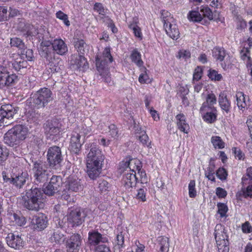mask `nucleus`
I'll use <instances>...</instances> for the list:
<instances>
[{
	"instance_id": "obj_42",
	"label": "nucleus",
	"mask_w": 252,
	"mask_h": 252,
	"mask_svg": "<svg viewBox=\"0 0 252 252\" xmlns=\"http://www.w3.org/2000/svg\"><path fill=\"white\" fill-rule=\"evenodd\" d=\"M142 135L137 136L140 142L144 146H146L148 148H151V141H149L148 136L146 134L145 131H142Z\"/></svg>"
},
{
	"instance_id": "obj_33",
	"label": "nucleus",
	"mask_w": 252,
	"mask_h": 252,
	"mask_svg": "<svg viewBox=\"0 0 252 252\" xmlns=\"http://www.w3.org/2000/svg\"><path fill=\"white\" fill-rule=\"evenodd\" d=\"M219 103L221 109L228 113L231 108L230 102L226 97V96L223 93L220 94L219 98Z\"/></svg>"
},
{
	"instance_id": "obj_45",
	"label": "nucleus",
	"mask_w": 252,
	"mask_h": 252,
	"mask_svg": "<svg viewBox=\"0 0 252 252\" xmlns=\"http://www.w3.org/2000/svg\"><path fill=\"white\" fill-rule=\"evenodd\" d=\"M9 155L8 151L5 147L0 145V165L6 160Z\"/></svg>"
},
{
	"instance_id": "obj_59",
	"label": "nucleus",
	"mask_w": 252,
	"mask_h": 252,
	"mask_svg": "<svg viewBox=\"0 0 252 252\" xmlns=\"http://www.w3.org/2000/svg\"><path fill=\"white\" fill-rule=\"evenodd\" d=\"M95 252H111L109 246L106 244L98 245L96 248Z\"/></svg>"
},
{
	"instance_id": "obj_58",
	"label": "nucleus",
	"mask_w": 252,
	"mask_h": 252,
	"mask_svg": "<svg viewBox=\"0 0 252 252\" xmlns=\"http://www.w3.org/2000/svg\"><path fill=\"white\" fill-rule=\"evenodd\" d=\"M247 175L248 177V178H242V183L244 186L246 185L247 184V181L250 180L252 183V167H249L247 169ZM250 184V182L248 183Z\"/></svg>"
},
{
	"instance_id": "obj_54",
	"label": "nucleus",
	"mask_w": 252,
	"mask_h": 252,
	"mask_svg": "<svg viewBox=\"0 0 252 252\" xmlns=\"http://www.w3.org/2000/svg\"><path fill=\"white\" fill-rule=\"evenodd\" d=\"M13 217L14 219L13 221H15L17 225L19 226H22L25 224L26 220L24 217H20L17 214H14Z\"/></svg>"
},
{
	"instance_id": "obj_6",
	"label": "nucleus",
	"mask_w": 252,
	"mask_h": 252,
	"mask_svg": "<svg viewBox=\"0 0 252 252\" xmlns=\"http://www.w3.org/2000/svg\"><path fill=\"white\" fill-rule=\"evenodd\" d=\"M214 235L218 252H228L229 250L228 237L224 226L221 224H217Z\"/></svg>"
},
{
	"instance_id": "obj_49",
	"label": "nucleus",
	"mask_w": 252,
	"mask_h": 252,
	"mask_svg": "<svg viewBox=\"0 0 252 252\" xmlns=\"http://www.w3.org/2000/svg\"><path fill=\"white\" fill-rule=\"evenodd\" d=\"M218 208V212L220 215L221 218L224 217L226 216V214L228 211V208L226 205L224 203H219L217 204Z\"/></svg>"
},
{
	"instance_id": "obj_48",
	"label": "nucleus",
	"mask_w": 252,
	"mask_h": 252,
	"mask_svg": "<svg viewBox=\"0 0 252 252\" xmlns=\"http://www.w3.org/2000/svg\"><path fill=\"white\" fill-rule=\"evenodd\" d=\"M43 190V192L44 194H46L49 196L53 195L56 192L59 191L58 189H56L55 188L52 187L50 184H48L47 186L44 188Z\"/></svg>"
},
{
	"instance_id": "obj_1",
	"label": "nucleus",
	"mask_w": 252,
	"mask_h": 252,
	"mask_svg": "<svg viewBox=\"0 0 252 252\" xmlns=\"http://www.w3.org/2000/svg\"><path fill=\"white\" fill-rule=\"evenodd\" d=\"M90 151L86 158L87 173L91 179L98 177L102 171L105 156L96 143H90L87 145Z\"/></svg>"
},
{
	"instance_id": "obj_25",
	"label": "nucleus",
	"mask_w": 252,
	"mask_h": 252,
	"mask_svg": "<svg viewBox=\"0 0 252 252\" xmlns=\"http://www.w3.org/2000/svg\"><path fill=\"white\" fill-rule=\"evenodd\" d=\"M125 175L123 181L125 187L129 189L135 186L137 182V177L135 173H130L125 171Z\"/></svg>"
},
{
	"instance_id": "obj_63",
	"label": "nucleus",
	"mask_w": 252,
	"mask_h": 252,
	"mask_svg": "<svg viewBox=\"0 0 252 252\" xmlns=\"http://www.w3.org/2000/svg\"><path fill=\"white\" fill-rule=\"evenodd\" d=\"M250 51L248 47H244L241 51V58L243 60L250 59Z\"/></svg>"
},
{
	"instance_id": "obj_5",
	"label": "nucleus",
	"mask_w": 252,
	"mask_h": 252,
	"mask_svg": "<svg viewBox=\"0 0 252 252\" xmlns=\"http://www.w3.org/2000/svg\"><path fill=\"white\" fill-rule=\"evenodd\" d=\"M32 98L34 106L37 109L45 107L53 99L51 91L47 88H41L33 94Z\"/></svg>"
},
{
	"instance_id": "obj_50",
	"label": "nucleus",
	"mask_w": 252,
	"mask_h": 252,
	"mask_svg": "<svg viewBox=\"0 0 252 252\" xmlns=\"http://www.w3.org/2000/svg\"><path fill=\"white\" fill-rule=\"evenodd\" d=\"M61 178L60 176H53L49 183L53 188L59 189L60 184L61 183Z\"/></svg>"
},
{
	"instance_id": "obj_22",
	"label": "nucleus",
	"mask_w": 252,
	"mask_h": 252,
	"mask_svg": "<svg viewBox=\"0 0 252 252\" xmlns=\"http://www.w3.org/2000/svg\"><path fill=\"white\" fill-rule=\"evenodd\" d=\"M163 27L167 34L173 39H177L180 37V32L175 20Z\"/></svg>"
},
{
	"instance_id": "obj_53",
	"label": "nucleus",
	"mask_w": 252,
	"mask_h": 252,
	"mask_svg": "<svg viewBox=\"0 0 252 252\" xmlns=\"http://www.w3.org/2000/svg\"><path fill=\"white\" fill-rule=\"evenodd\" d=\"M195 183L194 180H191L189 185V193L190 197L193 198L196 195V191L195 188Z\"/></svg>"
},
{
	"instance_id": "obj_20",
	"label": "nucleus",
	"mask_w": 252,
	"mask_h": 252,
	"mask_svg": "<svg viewBox=\"0 0 252 252\" xmlns=\"http://www.w3.org/2000/svg\"><path fill=\"white\" fill-rule=\"evenodd\" d=\"M213 56L214 58L218 61L222 62L224 61V64L221 63V65L223 68L228 66L230 62L227 60V58L224 59L226 57V53L223 48L216 47L214 48L212 51Z\"/></svg>"
},
{
	"instance_id": "obj_14",
	"label": "nucleus",
	"mask_w": 252,
	"mask_h": 252,
	"mask_svg": "<svg viewBox=\"0 0 252 252\" xmlns=\"http://www.w3.org/2000/svg\"><path fill=\"white\" fill-rule=\"evenodd\" d=\"M44 128L47 137L56 136L60 132L61 124L56 120H48L44 124Z\"/></svg>"
},
{
	"instance_id": "obj_43",
	"label": "nucleus",
	"mask_w": 252,
	"mask_h": 252,
	"mask_svg": "<svg viewBox=\"0 0 252 252\" xmlns=\"http://www.w3.org/2000/svg\"><path fill=\"white\" fill-rule=\"evenodd\" d=\"M100 191L105 192L109 190L110 185L108 182L104 180L100 179L98 181V187Z\"/></svg>"
},
{
	"instance_id": "obj_8",
	"label": "nucleus",
	"mask_w": 252,
	"mask_h": 252,
	"mask_svg": "<svg viewBox=\"0 0 252 252\" xmlns=\"http://www.w3.org/2000/svg\"><path fill=\"white\" fill-rule=\"evenodd\" d=\"M47 158L50 167L58 169L63 160L61 148L57 146L50 147L47 151Z\"/></svg>"
},
{
	"instance_id": "obj_2",
	"label": "nucleus",
	"mask_w": 252,
	"mask_h": 252,
	"mask_svg": "<svg viewBox=\"0 0 252 252\" xmlns=\"http://www.w3.org/2000/svg\"><path fill=\"white\" fill-rule=\"evenodd\" d=\"M22 204L29 210L38 211L43 208L45 202V197L43 190L40 188L32 187L26 191L22 196Z\"/></svg>"
},
{
	"instance_id": "obj_30",
	"label": "nucleus",
	"mask_w": 252,
	"mask_h": 252,
	"mask_svg": "<svg viewBox=\"0 0 252 252\" xmlns=\"http://www.w3.org/2000/svg\"><path fill=\"white\" fill-rule=\"evenodd\" d=\"M66 189L69 192H77L83 189L81 180L78 179H70L66 186Z\"/></svg>"
},
{
	"instance_id": "obj_11",
	"label": "nucleus",
	"mask_w": 252,
	"mask_h": 252,
	"mask_svg": "<svg viewBox=\"0 0 252 252\" xmlns=\"http://www.w3.org/2000/svg\"><path fill=\"white\" fill-rule=\"evenodd\" d=\"M82 243V238L78 234H73L65 243L66 252H79Z\"/></svg>"
},
{
	"instance_id": "obj_13",
	"label": "nucleus",
	"mask_w": 252,
	"mask_h": 252,
	"mask_svg": "<svg viewBox=\"0 0 252 252\" xmlns=\"http://www.w3.org/2000/svg\"><path fill=\"white\" fill-rule=\"evenodd\" d=\"M70 64L71 68L74 70L84 71L89 67L85 58L79 54H74L71 56Z\"/></svg>"
},
{
	"instance_id": "obj_17",
	"label": "nucleus",
	"mask_w": 252,
	"mask_h": 252,
	"mask_svg": "<svg viewBox=\"0 0 252 252\" xmlns=\"http://www.w3.org/2000/svg\"><path fill=\"white\" fill-rule=\"evenodd\" d=\"M59 225L53 230L51 233V237L49 238L51 243L56 244L63 243L65 239L63 230L62 228V224L60 221L59 222Z\"/></svg>"
},
{
	"instance_id": "obj_47",
	"label": "nucleus",
	"mask_w": 252,
	"mask_h": 252,
	"mask_svg": "<svg viewBox=\"0 0 252 252\" xmlns=\"http://www.w3.org/2000/svg\"><path fill=\"white\" fill-rule=\"evenodd\" d=\"M10 44L12 46L16 47L22 50L25 47L24 43L22 40L17 37L11 38Z\"/></svg>"
},
{
	"instance_id": "obj_38",
	"label": "nucleus",
	"mask_w": 252,
	"mask_h": 252,
	"mask_svg": "<svg viewBox=\"0 0 252 252\" xmlns=\"http://www.w3.org/2000/svg\"><path fill=\"white\" fill-rule=\"evenodd\" d=\"M160 13V18L163 23V26L165 25H167L171 22H174L175 20L173 17L171 16L170 13L167 11L162 10L161 11Z\"/></svg>"
},
{
	"instance_id": "obj_31",
	"label": "nucleus",
	"mask_w": 252,
	"mask_h": 252,
	"mask_svg": "<svg viewBox=\"0 0 252 252\" xmlns=\"http://www.w3.org/2000/svg\"><path fill=\"white\" fill-rule=\"evenodd\" d=\"M200 112L203 115V119L205 121L209 123H212L216 119V112L217 109L213 110L212 109H206L205 111L201 110L200 109Z\"/></svg>"
},
{
	"instance_id": "obj_3",
	"label": "nucleus",
	"mask_w": 252,
	"mask_h": 252,
	"mask_svg": "<svg viewBox=\"0 0 252 252\" xmlns=\"http://www.w3.org/2000/svg\"><path fill=\"white\" fill-rule=\"evenodd\" d=\"M112 61L113 58L110 54V49L109 47L105 48L102 54L97 55L95 58V65L97 70L103 80L108 84H110L111 82L108 65Z\"/></svg>"
},
{
	"instance_id": "obj_26",
	"label": "nucleus",
	"mask_w": 252,
	"mask_h": 252,
	"mask_svg": "<svg viewBox=\"0 0 252 252\" xmlns=\"http://www.w3.org/2000/svg\"><path fill=\"white\" fill-rule=\"evenodd\" d=\"M73 40L74 47L79 55H84L89 51V46L83 39L79 38L75 36L74 37Z\"/></svg>"
},
{
	"instance_id": "obj_51",
	"label": "nucleus",
	"mask_w": 252,
	"mask_h": 252,
	"mask_svg": "<svg viewBox=\"0 0 252 252\" xmlns=\"http://www.w3.org/2000/svg\"><path fill=\"white\" fill-rule=\"evenodd\" d=\"M208 76L212 80L220 81L222 79L221 75L219 74L215 70H209Z\"/></svg>"
},
{
	"instance_id": "obj_7",
	"label": "nucleus",
	"mask_w": 252,
	"mask_h": 252,
	"mask_svg": "<svg viewBox=\"0 0 252 252\" xmlns=\"http://www.w3.org/2000/svg\"><path fill=\"white\" fill-rule=\"evenodd\" d=\"M47 168V165L41 161L34 162L32 170L35 183L38 184L47 181L49 176Z\"/></svg>"
},
{
	"instance_id": "obj_29",
	"label": "nucleus",
	"mask_w": 252,
	"mask_h": 252,
	"mask_svg": "<svg viewBox=\"0 0 252 252\" xmlns=\"http://www.w3.org/2000/svg\"><path fill=\"white\" fill-rule=\"evenodd\" d=\"M217 103V98L216 95L213 93H210L207 94L206 101L204 102L200 108L201 110L205 111L206 109H216L214 107V104Z\"/></svg>"
},
{
	"instance_id": "obj_15",
	"label": "nucleus",
	"mask_w": 252,
	"mask_h": 252,
	"mask_svg": "<svg viewBox=\"0 0 252 252\" xmlns=\"http://www.w3.org/2000/svg\"><path fill=\"white\" fill-rule=\"evenodd\" d=\"M7 245L15 250H20L24 246V242L21 236L18 234L10 233L6 237Z\"/></svg>"
},
{
	"instance_id": "obj_56",
	"label": "nucleus",
	"mask_w": 252,
	"mask_h": 252,
	"mask_svg": "<svg viewBox=\"0 0 252 252\" xmlns=\"http://www.w3.org/2000/svg\"><path fill=\"white\" fill-rule=\"evenodd\" d=\"M216 174L218 178L221 180H225L227 176V172L223 168H219L217 171Z\"/></svg>"
},
{
	"instance_id": "obj_55",
	"label": "nucleus",
	"mask_w": 252,
	"mask_h": 252,
	"mask_svg": "<svg viewBox=\"0 0 252 252\" xmlns=\"http://www.w3.org/2000/svg\"><path fill=\"white\" fill-rule=\"evenodd\" d=\"M147 189L146 188H141L138 190V192L136 194V198L142 201H145L146 198V192Z\"/></svg>"
},
{
	"instance_id": "obj_9",
	"label": "nucleus",
	"mask_w": 252,
	"mask_h": 252,
	"mask_svg": "<svg viewBox=\"0 0 252 252\" xmlns=\"http://www.w3.org/2000/svg\"><path fill=\"white\" fill-rule=\"evenodd\" d=\"M17 109L11 104H5L0 108V126H8L17 113Z\"/></svg>"
},
{
	"instance_id": "obj_62",
	"label": "nucleus",
	"mask_w": 252,
	"mask_h": 252,
	"mask_svg": "<svg viewBox=\"0 0 252 252\" xmlns=\"http://www.w3.org/2000/svg\"><path fill=\"white\" fill-rule=\"evenodd\" d=\"M124 236L122 232L119 233L117 235V246L120 249L124 247Z\"/></svg>"
},
{
	"instance_id": "obj_39",
	"label": "nucleus",
	"mask_w": 252,
	"mask_h": 252,
	"mask_svg": "<svg viewBox=\"0 0 252 252\" xmlns=\"http://www.w3.org/2000/svg\"><path fill=\"white\" fill-rule=\"evenodd\" d=\"M141 71L142 72L139 77V81L141 84L148 83L151 82V80L149 77L147 73L146 68L143 66L140 68Z\"/></svg>"
},
{
	"instance_id": "obj_10",
	"label": "nucleus",
	"mask_w": 252,
	"mask_h": 252,
	"mask_svg": "<svg viewBox=\"0 0 252 252\" xmlns=\"http://www.w3.org/2000/svg\"><path fill=\"white\" fill-rule=\"evenodd\" d=\"M17 79V76L10 74L6 67L0 65V88L11 85Z\"/></svg>"
},
{
	"instance_id": "obj_44",
	"label": "nucleus",
	"mask_w": 252,
	"mask_h": 252,
	"mask_svg": "<svg viewBox=\"0 0 252 252\" xmlns=\"http://www.w3.org/2000/svg\"><path fill=\"white\" fill-rule=\"evenodd\" d=\"M21 57L22 59L26 58L27 60L31 61L32 60L33 58V51L32 49H24V48L22 49V51L21 52Z\"/></svg>"
},
{
	"instance_id": "obj_4",
	"label": "nucleus",
	"mask_w": 252,
	"mask_h": 252,
	"mask_svg": "<svg viewBox=\"0 0 252 252\" xmlns=\"http://www.w3.org/2000/svg\"><path fill=\"white\" fill-rule=\"evenodd\" d=\"M28 132V128L26 126L16 125L5 134L4 142L11 147L16 146L26 138Z\"/></svg>"
},
{
	"instance_id": "obj_60",
	"label": "nucleus",
	"mask_w": 252,
	"mask_h": 252,
	"mask_svg": "<svg viewBox=\"0 0 252 252\" xmlns=\"http://www.w3.org/2000/svg\"><path fill=\"white\" fill-rule=\"evenodd\" d=\"M110 135L114 138H117L119 137L118 130L117 127L114 125H111L109 126Z\"/></svg>"
},
{
	"instance_id": "obj_19",
	"label": "nucleus",
	"mask_w": 252,
	"mask_h": 252,
	"mask_svg": "<svg viewBox=\"0 0 252 252\" xmlns=\"http://www.w3.org/2000/svg\"><path fill=\"white\" fill-rule=\"evenodd\" d=\"M107 242L106 237H103L102 235L97 231L93 230L89 232L88 242L91 246L99 245L100 242L103 244Z\"/></svg>"
},
{
	"instance_id": "obj_21",
	"label": "nucleus",
	"mask_w": 252,
	"mask_h": 252,
	"mask_svg": "<svg viewBox=\"0 0 252 252\" xmlns=\"http://www.w3.org/2000/svg\"><path fill=\"white\" fill-rule=\"evenodd\" d=\"M81 137L80 133H78L77 131H74L71 137L69 147L71 151L75 154L79 152L82 146V144L80 140Z\"/></svg>"
},
{
	"instance_id": "obj_34",
	"label": "nucleus",
	"mask_w": 252,
	"mask_h": 252,
	"mask_svg": "<svg viewBox=\"0 0 252 252\" xmlns=\"http://www.w3.org/2000/svg\"><path fill=\"white\" fill-rule=\"evenodd\" d=\"M130 59L137 66L142 67L143 66V62L141 59V55L137 49H134L131 52L130 56Z\"/></svg>"
},
{
	"instance_id": "obj_64",
	"label": "nucleus",
	"mask_w": 252,
	"mask_h": 252,
	"mask_svg": "<svg viewBox=\"0 0 252 252\" xmlns=\"http://www.w3.org/2000/svg\"><path fill=\"white\" fill-rule=\"evenodd\" d=\"M133 247L135 252H145V246L144 245L140 244L139 241H136Z\"/></svg>"
},
{
	"instance_id": "obj_40",
	"label": "nucleus",
	"mask_w": 252,
	"mask_h": 252,
	"mask_svg": "<svg viewBox=\"0 0 252 252\" xmlns=\"http://www.w3.org/2000/svg\"><path fill=\"white\" fill-rule=\"evenodd\" d=\"M202 15L197 11H190L188 15V19L193 22H200L202 20Z\"/></svg>"
},
{
	"instance_id": "obj_46",
	"label": "nucleus",
	"mask_w": 252,
	"mask_h": 252,
	"mask_svg": "<svg viewBox=\"0 0 252 252\" xmlns=\"http://www.w3.org/2000/svg\"><path fill=\"white\" fill-rule=\"evenodd\" d=\"M200 11L204 17H207L209 20L214 19L213 14L211 10L208 6H202Z\"/></svg>"
},
{
	"instance_id": "obj_36",
	"label": "nucleus",
	"mask_w": 252,
	"mask_h": 252,
	"mask_svg": "<svg viewBox=\"0 0 252 252\" xmlns=\"http://www.w3.org/2000/svg\"><path fill=\"white\" fill-rule=\"evenodd\" d=\"M237 105L238 108L242 110L247 106L246 102V95L241 92H237L236 94Z\"/></svg>"
},
{
	"instance_id": "obj_61",
	"label": "nucleus",
	"mask_w": 252,
	"mask_h": 252,
	"mask_svg": "<svg viewBox=\"0 0 252 252\" xmlns=\"http://www.w3.org/2000/svg\"><path fill=\"white\" fill-rule=\"evenodd\" d=\"M202 74V69L200 67H197L194 71L193 76V80L198 81L201 79Z\"/></svg>"
},
{
	"instance_id": "obj_27",
	"label": "nucleus",
	"mask_w": 252,
	"mask_h": 252,
	"mask_svg": "<svg viewBox=\"0 0 252 252\" xmlns=\"http://www.w3.org/2000/svg\"><path fill=\"white\" fill-rule=\"evenodd\" d=\"M29 179V174L27 172H22L16 176L15 177H12L11 179V184L16 187L21 188L26 183L27 180Z\"/></svg>"
},
{
	"instance_id": "obj_28",
	"label": "nucleus",
	"mask_w": 252,
	"mask_h": 252,
	"mask_svg": "<svg viewBox=\"0 0 252 252\" xmlns=\"http://www.w3.org/2000/svg\"><path fill=\"white\" fill-rule=\"evenodd\" d=\"M178 129L185 133H188L189 126L186 121V117L183 114H179L176 116Z\"/></svg>"
},
{
	"instance_id": "obj_37",
	"label": "nucleus",
	"mask_w": 252,
	"mask_h": 252,
	"mask_svg": "<svg viewBox=\"0 0 252 252\" xmlns=\"http://www.w3.org/2000/svg\"><path fill=\"white\" fill-rule=\"evenodd\" d=\"M211 142L215 149H222L224 148L225 143L219 136H213Z\"/></svg>"
},
{
	"instance_id": "obj_18",
	"label": "nucleus",
	"mask_w": 252,
	"mask_h": 252,
	"mask_svg": "<svg viewBox=\"0 0 252 252\" xmlns=\"http://www.w3.org/2000/svg\"><path fill=\"white\" fill-rule=\"evenodd\" d=\"M84 213L81 212L80 210L75 209L71 211L68 216V220L73 223V225H79L84 221Z\"/></svg>"
},
{
	"instance_id": "obj_57",
	"label": "nucleus",
	"mask_w": 252,
	"mask_h": 252,
	"mask_svg": "<svg viewBox=\"0 0 252 252\" xmlns=\"http://www.w3.org/2000/svg\"><path fill=\"white\" fill-rule=\"evenodd\" d=\"M49 65L51 72L52 73L58 72L61 70L62 65L59 64V62H52Z\"/></svg>"
},
{
	"instance_id": "obj_32",
	"label": "nucleus",
	"mask_w": 252,
	"mask_h": 252,
	"mask_svg": "<svg viewBox=\"0 0 252 252\" xmlns=\"http://www.w3.org/2000/svg\"><path fill=\"white\" fill-rule=\"evenodd\" d=\"M12 65L15 70L24 73L29 66L28 63L22 58H17L13 63Z\"/></svg>"
},
{
	"instance_id": "obj_23",
	"label": "nucleus",
	"mask_w": 252,
	"mask_h": 252,
	"mask_svg": "<svg viewBox=\"0 0 252 252\" xmlns=\"http://www.w3.org/2000/svg\"><path fill=\"white\" fill-rule=\"evenodd\" d=\"M94 10L98 13V18L99 20L105 22L110 21V17L107 15L109 10L104 7L101 3L96 2L94 6Z\"/></svg>"
},
{
	"instance_id": "obj_24",
	"label": "nucleus",
	"mask_w": 252,
	"mask_h": 252,
	"mask_svg": "<svg viewBox=\"0 0 252 252\" xmlns=\"http://www.w3.org/2000/svg\"><path fill=\"white\" fill-rule=\"evenodd\" d=\"M54 51L57 54L63 55L67 51V47L64 42L61 39H55L52 44Z\"/></svg>"
},
{
	"instance_id": "obj_35",
	"label": "nucleus",
	"mask_w": 252,
	"mask_h": 252,
	"mask_svg": "<svg viewBox=\"0 0 252 252\" xmlns=\"http://www.w3.org/2000/svg\"><path fill=\"white\" fill-rule=\"evenodd\" d=\"M159 250L161 252H168L169 251V238L166 237H159L158 239Z\"/></svg>"
},
{
	"instance_id": "obj_41",
	"label": "nucleus",
	"mask_w": 252,
	"mask_h": 252,
	"mask_svg": "<svg viewBox=\"0 0 252 252\" xmlns=\"http://www.w3.org/2000/svg\"><path fill=\"white\" fill-rule=\"evenodd\" d=\"M136 20H137V19H135V20L134 19V20H133L134 22L129 24L128 27L130 29H131L132 30L135 36L139 37V38H141L142 37V33L141 32V29L137 25Z\"/></svg>"
},
{
	"instance_id": "obj_52",
	"label": "nucleus",
	"mask_w": 252,
	"mask_h": 252,
	"mask_svg": "<svg viewBox=\"0 0 252 252\" xmlns=\"http://www.w3.org/2000/svg\"><path fill=\"white\" fill-rule=\"evenodd\" d=\"M215 174V170L214 167H209L207 168V170L205 172V175L208 179V180H211L212 181H215V177L214 176Z\"/></svg>"
},
{
	"instance_id": "obj_16",
	"label": "nucleus",
	"mask_w": 252,
	"mask_h": 252,
	"mask_svg": "<svg viewBox=\"0 0 252 252\" xmlns=\"http://www.w3.org/2000/svg\"><path fill=\"white\" fill-rule=\"evenodd\" d=\"M48 219L43 214H39L33 217L31 221V226L33 229L41 231L47 227Z\"/></svg>"
},
{
	"instance_id": "obj_12",
	"label": "nucleus",
	"mask_w": 252,
	"mask_h": 252,
	"mask_svg": "<svg viewBox=\"0 0 252 252\" xmlns=\"http://www.w3.org/2000/svg\"><path fill=\"white\" fill-rule=\"evenodd\" d=\"M142 167L141 163L138 159H131L128 161L122 162L120 164L119 170L120 172L125 171L130 173L134 172L140 170Z\"/></svg>"
}]
</instances>
